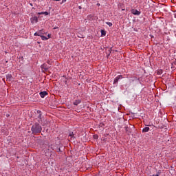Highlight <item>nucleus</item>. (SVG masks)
Segmentation results:
<instances>
[{"label":"nucleus","instance_id":"1","mask_svg":"<svg viewBox=\"0 0 176 176\" xmlns=\"http://www.w3.org/2000/svg\"><path fill=\"white\" fill-rule=\"evenodd\" d=\"M31 130L34 135L40 134V133H42V126L38 123H35L32 126Z\"/></svg>","mask_w":176,"mask_h":176},{"label":"nucleus","instance_id":"2","mask_svg":"<svg viewBox=\"0 0 176 176\" xmlns=\"http://www.w3.org/2000/svg\"><path fill=\"white\" fill-rule=\"evenodd\" d=\"M131 12L132 14H134L135 16H140V14H141V12H140L135 9H132L131 10Z\"/></svg>","mask_w":176,"mask_h":176},{"label":"nucleus","instance_id":"3","mask_svg":"<svg viewBox=\"0 0 176 176\" xmlns=\"http://www.w3.org/2000/svg\"><path fill=\"white\" fill-rule=\"evenodd\" d=\"M120 79H123V76L122 75H118L114 78L113 84L116 85V83H118Z\"/></svg>","mask_w":176,"mask_h":176},{"label":"nucleus","instance_id":"4","mask_svg":"<svg viewBox=\"0 0 176 176\" xmlns=\"http://www.w3.org/2000/svg\"><path fill=\"white\" fill-rule=\"evenodd\" d=\"M30 20L32 24H34V23H38V16H34L31 18Z\"/></svg>","mask_w":176,"mask_h":176},{"label":"nucleus","instance_id":"5","mask_svg":"<svg viewBox=\"0 0 176 176\" xmlns=\"http://www.w3.org/2000/svg\"><path fill=\"white\" fill-rule=\"evenodd\" d=\"M46 96H47V92L46 91L40 92V96L41 97V98H45Z\"/></svg>","mask_w":176,"mask_h":176},{"label":"nucleus","instance_id":"6","mask_svg":"<svg viewBox=\"0 0 176 176\" xmlns=\"http://www.w3.org/2000/svg\"><path fill=\"white\" fill-rule=\"evenodd\" d=\"M80 102H81L80 100H75L73 102V104H74V105L78 106V105H79V104H80Z\"/></svg>","mask_w":176,"mask_h":176},{"label":"nucleus","instance_id":"7","mask_svg":"<svg viewBox=\"0 0 176 176\" xmlns=\"http://www.w3.org/2000/svg\"><path fill=\"white\" fill-rule=\"evenodd\" d=\"M149 130H150L149 127L146 126L142 129V133H148V131H149Z\"/></svg>","mask_w":176,"mask_h":176},{"label":"nucleus","instance_id":"8","mask_svg":"<svg viewBox=\"0 0 176 176\" xmlns=\"http://www.w3.org/2000/svg\"><path fill=\"white\" fill-rule=\"evenodd\" d=\"M38 14L41 16V14H45V16H47L49 14V12H38Z\"/></svg>","mask_w":176,"mask_h":176},{"label":"nucleus","instance_id":"9","mask_svg":"<svg viewBox=\"0 0 176 176\" xmlns=\"http://www.w3.org/2000/svg\"><path fill=\"white\" fill-rule=\"evenodd\" d=\"M69 137H71L72 140H75V136L74 135V133L72 132L69 134Z\"/></svg>","mask_w":176,"mask_h":176},{"label":"nucleus","instance_id":"10","mask_svg":"<svg viewBox=\"0 0 176 176\" xmlns=\"http://www.w3.org/2000/svg\"><path fill=\"white\" fill-rule=\"evenodd\" d=\"M41 36V39H42V41H47V39H49V38H47V37H46V36Z\"/></svg>","mask_w":176,"mask_h":176},{"label":"nucleus","instance_id":"11","mask_svg":"<svg viewBox=\"0 0 176 176\" xmlns=\"http://www.w3.org/2000/svg\"><path fill=\"white\" fill-rule=\"evenodd\" d=\"M37 113L39 114L38 116V119H41L42 118V113H41V111H37Z\"/></svg>","mask_w":176,"mask_h":176},{"label":"nucleus","instance_id":"12","mask_svg":"<svg viewBox=\"0 0 176 176\" xmlns=\"http://www.w3.org/2000/svg\"><path fill=\"white\" fill-rule=\"evenodd\" d=\"M41 32H36V33H34V36H41Z\"/></svg>","mask_w":176,"mask_h":176},{"label":"nucleus","instance_id":"13","mask_svg":"<svg viewBox=\"0 0 176 176\" xmlns=\"http://www.w3.org/2000/svg\"><path fill=\"white\" fill-rule=\"evenodd\" d=\"M106 24H107V25H109V27H112V23L111 22H107Z\"/></svg>","mask_w":176,"mask_h":176},{"label":"nucleus","instance_id":"14","mask_svg":"<svg viewBox=\"0 0 176 176\" xmlns=\"http://www.w3.org/2000/svg\"><path fill=\"white\" fill-rule=\"evenodd\" d=\"M160 175V172H158L156 175H153V176H159Z\"/></svg>","mask_w":176,"mask_h":176},{"label":"nucleus","instance_id":"15","mask_svg":"<svg viewBox=\"0 0 176 176\" xmlns=\"http://www.w3.org/2000/svg\"><path fill=\"white\" fill-rule=\"evenodd\" d=\"M47 38H48V39H50V34H48Z\"/></svg>","mask_w":176,"mask_h":176},{"label":"nucleus","instance_id":"16","mask_svg":"<svg viewBox=\"0 0 176 176\" xmlns=\"http://www.w3.org/2000/svg\"><path fill=\"white\" fill-rule=\"evenodd\" d=\"M111 53V52L112 51V48H110V50H109Z\"/></svg>","mask_w":176,"mask_h":176},{"label":"nucleus","instance_id":"17","mask_svg":"<svg viewBox=\"0 0 176 176\" xmlns=\"http://www.w3.org/2000/svg\"><path fill=\"white\" fill-rule=\"evenodd\" d=\"M61 150L60 148H58V152H60Z\"/></svg>","mask_w":176,"mask_h":176},{"label":"nucleus","instance_id":"18","mask_svg":"<svg viewBox=\"0 0 176 176\" xmlns=\"http://www.w3.org/2000/svg\"><path fill=\"white\" fill-rule=\"evenodd\" d=\"M54 1H60V0H54Z\"/></svg>","mask_w":176,"mask_h":176},{"label":"nucleus","instance_id":"19","mask_svg":"<svg viewBox=\"0 0 176 176\" xmlns=\"http://www.w3.org/2000/svg\"><path fill=\"white\" fill-rule=\"evenodd\" d=\"M79 9H82V7L79 6Z\"/></svg>","mask_w":176,"mask_h":176},{"label":"nucleus","instance_id":"20","mask_svg":"<svg viewBox=\"0 0 176 176\" xmlns=\"http://www.w3.org/2000/svg\"><path fill=\"white\" fill-rule=\"evenodd\" d=\"M97 5H98V6H100V3H98Z\"/></svg>","mask_w":176,"mask_h":176},{"label":"nucleus","instance_id":"21","mask_svg":"<svg viewBox=\"0 0 176 176\" xmlns=\"http://www.w3.org/2000/svg\"><path fill=\"white\" fill-rule=\"evenodd\" d=\"M45 69H48V68H47V67H45Z\"/></svg>","mask_w":176,"mask_h":176},{"label":"nucleus","instance_id":"22","mask_svg":"<svg viewBox=\"0 0 176 176\" xmlns=\"http://www.w3.org/2000/svg\"><path fill=\"white\" fill-rule=\"evenodd\" d=\"M66 0L63 1V2H65Z\"/></svg>","mask_w":176,"mask_h":176},{"label":"nucleus","instance_id":"23","mask_svg":"<svg viewBox=\"0 0 176 176\" xmlns=\"http://www.w3.org/2000/svg\"><path fill=\"white\" fill-rule=\"evenodd\" d=\"M102 35H104V33H103V32H102Z\"/></svg>","mask_w":176,"mask_h":176},{"label":"nucleus","instance_id":"24","mask_svg":"<svg viewBox=\"0 0 176 176\" xmlns=\"http://www.w3.org/2000/svg\"><path fill=\"white\" fill-rule=\"evenodd\" d=\"M54 30H56V28H54Z\"/></svg>","mask_w":176,"mask_h":176},{"label":"nucleus","instance_id":"25","mask_svg":"<svg viewBox=\"0 0 176 176\" xmlns=\"http://www.w3.org/2000/svg\"><path fill=\"white\" fill-rule=\"evenodd\" d=\"M47 63H48V64H50V61H48Z\"/></svg>","mask_w":176,"mask_h":176}]
</instances>
